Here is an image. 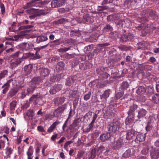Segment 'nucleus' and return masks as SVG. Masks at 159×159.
<instances>
[{"instance_id":"obj_60","label":"nucleus","mask_w":159,"mask_h":159,"mask_svg":"<svg viewBox=\"0 0 159 159\" xmlns=\"http://www.w3.org/2000/svg\"><path fill=\"white\" fill-rule=\"evenodd\" d=\"M66 139V138L64 137H62L59 140L57 144H60L62 143H63L64 140Z\"/></svg>"},{"instance_id":"obj_63","label":"nucleus","mask_w":159,"mask_h":159,"mask_svg":"<svg viewBox=\"0 0 159 159\" xmlns=\"http://www.w3.org/2000/svg\"><path fill=\"white\" fill-rule=\"evenodd\" d=\"M109 45L110 44L109 43H104L99 44L98 45L101 47H105L109 46Z\"/></svg>"},{"instance_id":"obj_4","label":"nucleus","mask_w":159,"mask_h":159,"mask_svg":"<svg viewBox=\"0 0 159 159\" xmlns=\"http://www.w3.org/2000/svg\"><path fill=\"white\" fill-rule=\"evenodd\" d=\"M109 151V149L106 147L101 146L97 149V154L99 155L101 153H103L105 156L108 155Z\"/></svg>"},{"instance_id":"obj_28","label":"nucleus","mask_w":159,"mask_h":159,"mask_svg":"<svg viewBox=\"0 0 159 159\" xmlns=\"http://www.w3.org/2000/svg\"><path fill=\"white\" fill-rule=\"evenodd\" d=\"M146 91V89L144 87L140 86L137 89L136 93L139 95H141L144 93Z\"/></svg>"},{"instance_id":"obj_23","label":"nucleus","mask_w":159,"mask_h":159,"mask_svg":"<svg viewBox=\"0 0 159 159\" xmlns=\"http://www.w3.org/2000/svg\"><path fill=\"white\" fill-rule=\"evenodd\" d=\"M62 4L60 0H55L52 1L51 3L52 7L55 8L57 7H60L61 6Z\"/></svg>"},{"instance_id":"obj_25","label":"nucleus","mask_w":159,"mask_h":159,"mask_svg":"<svg viewBox=\"0 0 159 159\" xmlns=\"http://www.w3.org/2000/svg\"><path fill=\"white\" fill-rule=\"evenodd\" d=\"M147 112V111L145 109L141 108L138 111L137 116L139 118H142L146 116Z\"/></svg>"},{"instance_id":"obj_21","label":"nucleus","mask_w":159,"mask_h":159,"mask_svg":"<svg viewBox=\"0 0 159 159\" xmlns=\"http://www.w3.org/2000/svg\"><path fill=\"white\" fill-rule=\"evenodd\" d=\"M110 134L109 133H106L101 134L100 137L101 141L104 142L108 140L110 137Z\"/></svg>"},{"instance_id":"obj_54","label":"nucleus","mask_w":159,"mask_h":159,"mask_svg":"<svg viewBox=\"0 0 159 159\" xmlns=\"http://www.w3.org/2000/svg\"><path fill=\"white\" fill-rule=\"evenodd\" d=\"M37 130L39 131H41V132H44L45 130L43 127L41 126H39L37 127Z\"/></svg>"},{"instance_id":"obj_32","label":"nucleus","mask_w":159,"mask_h":159,"mask_svg":"<svg viewBox=\"0 0 159 159\" xmlns=\"http://www.w3.org/2000/svg\"><path fill=\"white\" fill-rule=\"evenodd\" d=\"M33 10L34 11V12L37 16L45 14V13L43 10H39L36 9H33Z\"/></svg>"},{"instance_id":"obj_48","label":"nucleus","mask_w":159,"mask_h":159,"mask_svg":"<svg viewBox=\"0 0 159 159\" xmlns=\"http://www.w3.org/2000/svg\"><path fill=\"white\" fill-rule=\"evenodd\" d=\"M73 143L72 141H69L66 142L64 145V148L65 149H66L69 145Z\"/></svg>"},{"instance_id":"obj_24","label":"nucleus","mask_w":159,"mask_h":159,"mask_svg":"<svg viewBox=\"0 0 159 159\" xmlns=\"http://www.w3.org/2000/svg\"><path fill=\"white\" fill-rule=\"evenodd\" d=\"M134 154V150L133 149H129L126 150L123 154V157L127 158L129 157L133 156Z\"/></svg>"},{"instance_id":"obj_53","label":"nucleus","mask_w":159,"mask_h":159,"mask_svg":"<svg viewBox=\"0 0 159 159\" xmlns=\"http://www.w3.org/2000/svg\"><path fill=\"white\" fill-rule=\"evenodd\" d=\"M104 29L111 31L112 30V28L110 25H107L104 28Z\"/></svg>"},{"instance_id":"obj_26","label":"nucleus","mask_w":159,"mask_h":159,"mask_svg":"<svg viewBox=\"0 0 159 159\" xmlns=\"http://www.w3.org/2000/svg\"><path fill=\"white\" fill-rule=\"evenodd\" d=\"M138 108V106L135 104H133L129 107V109L128 112L129 116L133 114V112L136 110Z\"/></svg>"},{"instance_id":"obj_56","label":"nucleus","mask_w":159,"mask_h":159,"mask_svg":"<svg viewBox=\"0 0 159 159\" xmlns=\"http://www.w3.org/2000/svg\"><path fill=\"white\" fill-rule=\"evenodd\" d=\"M29 45V44L25 43H23L21 45L22 47L24 48L26 50H27L28 49V48L26 47H28Z\"/></svg>"},{"instance_id":"obj_58","label":"nucleus","mask_w":159,"mask_h":159,"mask_svg":"<svg viewBox=\"0 0 159 159\" xmlns=\"http://www.w3.org/2000/svg\"><path fill=\"white\" fill-rule=\"evenodd\" d=\"M6 51L7 53H10L14 52L15 51V48H11L6 50Z\"/></svg>"},{"instance_id":"obj_8","label":"nucleus","mask_w":159,"mask_h":159,"mask_svg":"<svg viewBox=\"0 0 159 159\" xmlns=\"http://www.w3.org/2000/svg\"><path fill=\"white\" fill-rule=\"evenodd\" d=\"M125 143L123 140L120 139V137L112 145V147L114 149H118L121 147L123 143Z\"/></svg>"},{"instance_id":"obj_51","label":"nucleus","mask_w":159,"mask_h":159,"mask_svg":"<svg viewBox=\"0 0 159 159\" xmlns=\"http://www.w3.org/2000/svg\"><path fill=\"white\" fill-rule=\"evenodd\" d=\"M96 149H94L92 150L91 156H92V157L95 158L96 156Z\"/></svg>"},{"instance_id":"obj_45","label":"nucleus","mask_w":159,"mask_h":159,"mask_svg":"<svg viewBox=\"0 0 159 159\" xmlns=\"http://www.w3.org/2000/svg\"><path fill=\"white\" fill-rule=\"evenodd\" d=\"M152 124L148 123L147 126L145 127L146 130L147 131H149L152 129Z\"/></svg>"},{"instance_id":"obj_5","label":"nucleus","mask_w":159,"mask_h":159,"mask_svg":"<svg viewBox=\"0 0 159 159\" xmlns=\"http://www.w3.org/2000/svg\"><path fill=\"white\" fill-rule=\"evenodd\" d=\"M20 87L18 86H15L11 89L8 93V97H12L15 95L19 91Z\"/></svg>"},{"instance_id":"obj_59","label":"nucleus","mask_w":159,"mask_h":159,"mask_svg":"<svg viewBox=\"0 0 159 159\" xmlns=\"http://www.w3.org/2000/svg\"><path fill=\"white\" fill-rule=\"evenodd\" d=\"M57 80L56 79V77L55 76H53L51 77L50 79V81L52 82H55Z\"/></svg>"},{"instance_id":"obj_29","label":"nucleus","mask_w":159,"mask_h":159,"mask_svg":"<svg viewBox=\"0 0 159 159\" xmlns=\"http://www.w3.org/2000/svg\"><path fill=\"white\" fill-rule=\"evenodd\" d=\"M32 93V92L30 90V89L28 88L27 89H25L22 90L21 97L22 98H24L26 95Z\"/></svg>"},{"instance_id":"obj_30","label":"nucleus","mask_w":159,"mask_h":159,"mask_svg":"<svg viewBox=\"0 0 159 159\" xmlns=\"http://www.w3.org/2000/svg\"><path fill=\"white\" fill-rule=\"evenodd\" d=\"M48 39V38L46 36H40L37 37L36 41L38 43H39L41 42L46 41Z\"/></svg>"},{"instance_id":"obj_41","label":"nucleus","mask_w":159,"mask_h":159,"mask_svg":"<svg viewBox=\"0 0 159 159\" xmlns=\"http://www.w3.org/2000/svg\"><path fill=\"white\" fill-rule=\"evenodd\" d=\"M146 28V25L144 24H142L136 27V29L139 30H144Z\"/></svg>"},{"instance_id":"obj_64","label":"nucleus","mask_w":159,"mask_h":159,"mask_svg":"<svg viewBox=\"0 0 159 159\" xmlns=\"http://www.w3.org/2000/svg\"><path fill=\"white\" fill-rule=\"evenodd\" d=\"M76 20L79 23H83V18L82 19L80 18H77L76 19Z\"/></svg>"},{"instance_id":"obj_38","label":"nucleus","mask_w":159,"mask_h":159,"mask_svg":"<svg viewBox=\"0 0 159 159\" xmlns=\"http://www.w3.org/2000/svg\"><path fill=\"white\" fill-rule=\"evenodd\" d=\"M135 2H136V0H134ZM134 0H127L125 2V5L127 6L128 7H130L132 4Z\"/></svg>"},{"instance_id":"obj_27","label":"nucleus","mask_w":159,"mask_h":159,"mask_svg":"<svg viewBox=\"0 0 159 159\" xmlns=\"http://www.w3.org/2000/svg\"><path fill=\"white\" fill-rule=\"evenodd\" d=\"M65 109V107L63 106L58 107L55 110L54 114L56 115L61 114L63 112Z\"/></svg>"},{"instance_id":"obj_34","label":"nucleus","mask_w":159,"mask_h":159,"mask_svg":"<svg viewBox=\"0 0 159 159\" xmlns=\"http://www.w3.org/2000/svg\"><path fill=\"white\" fill-rule=\"evenodd\" d=\"M32 80L33 82L34 83L38 86L41 83V80L39 77H36L34 78Z\"/></svg>"},{"instance_id":"obj_6","label":"nucleus","mask_w":159,"mask_h":159,"mask_svg":"<svg viewBox=\"0 0 159 159\" xmlns=\"http://www.w3.org/2000/svg\"><path fill=\"white\" fill-rule=\"evenodd\" d=\"M83 20L84 23H91L94 21V18L88 14H85L83 16Z\"/></svg>"},{"instance_id":"obj_11","label":"nucleus","mask_w":159,"mask_h":159,"mask_svg":"<svg viewBox=\"0 0 159 159\" xmlns=\"http://www.w3.org/2000/svg\"><path fill=\"white\" fill-rule=\"evenodd\" d=\"M62 88V86L61 85H56L51 87L49 91L50 93L53 94L58 92Z\"/></svg>"},{"instance_id":"obj_22","label":"nucleus","mask_w":159,"mask_h":159,"mask_svg":"<svg viewBox=\"0 0 159 159\" xmlns=\"http://www.w3.org/2000/svg\"><path fill=\"white\" fill-rule=\"evenodd\" d=\"M60 123V122L56 121L54 122L51 126L48 128L47 131L48 133L52 132L53 130L56 128V126Z\"/></svg>"},{"instance_id":"obj_3","label":"nucleus","mask_w":159,"mask_h":159,"mask_svg":"<svg viewBox=\"0 0 159 159\" xmlns=\"http://www.w3.org/2000/svg\"><path fill=\"white\" fill-rule=\"evenodd\" d=\"M134 134L135 132L133 130H129L128 132L123 131L120 134V139L125 143H126L127 140H130Z\"/></svg>"},{"instance_id":"obj_18","label":"nucleus","mask_w":159,"mask_h":159,"mask_svg":"<svg viewBox=\"0 0 159 159\" xmlns=\"http://www.w3.org/2000/svg\"><path fill=\"white\" fill-rule=\"evenodd\" d=\"M145 134H139L136 137L135 141L137 143L144 141L145 140L146 136Z\"/></svg>"},{"instance_id":"obj_7","label":"nucleus","mask_w":159,"mask_h":159,"mask_svg":"<svg viewBox=\"0 0 159 159\" xmlns=\"http://www.w3.org/2000/svg\"><path fill=\"white\" fill-rule=\"evenodd\" d=\"M98 117V115L96 114H94L93 118V120L91 121V123L88 126L87 128L85 130V132L86 133H88L91 130L93 129L94 125L93 124L95 122L96 120V119Z\"/></svg>"},{"instance_id":"obj_16","label":"nucleus","mask_w":159,"mask_h":159,"mask_svg":"<svg viewBox=\"0 0 159 159\" xmlns=\"http://www.w3.org/2000/svg\"><path fill=\"white\" fill-rule=\"evenodd\" d=\"M152 159H157L159 158V150H153L150 153Z\"/></svg>"},{"instance_id":"obj_17","label":"nucleus","mask_w":159,"mask_h":159,"mask_svg":"<svg viewBox=\"0 0 159 159\" xmlns=\"http://www.w3.org/2000/svg\"><path fill=\"white\" fill-rule=\"evenodd\" d=\"M149 99L154 103L157 104L159 103V95L158 94H153L149 97Z\"/></svg>"},{"instance_id":"obj_1","label":"nucleus","mask_w":159,"mask_h":159,"mask_svg":"<svg viewBox=\"0 0 159 159\" xmlns=\"http://www.w3.org/2000/svg\"><path fill=\"white\" fill-rule=\"evenodd\" d=\"M108 130L111 132L116 133L121 129L120 122L116 120H113L108 125Z\"/></svg>"},{"instance_id":"obj_39","label":"nucleus","mask_w":159,"mask_h":159,"mask_svg":"<svg viewBox=\"0 0 159 159\" xmlns=\"http://www.w3.org/2000/svg\"><path fill=\"white\" fill-rule=\"evenodd\" d=\"M129 84L128 83L126 82H123L121 84V88L122 89H125L128 88Z\"/></svg>"},{"instance_id":"obj_52","label":"nucleus","mask_w":159,"mask_h":159,"mask_svg":"<svg viewBox=\"0 0 159 159\" xmlns=\"http://www.w3.org/2000/svg\"><path fill=\"white\" fill-rule=\"evenodd\" d=\"M149 15L153 17H155L157 16L156 12L154 11L151 10L149 13Z\"/></svg>"},{"instance_id":"obj_36","label":"nucleus","mask_w":159,"mask_h":159,"mask_svg":"<svg viewBox=\"0 0 159 159\" xmlns=\"http://www.w3.org/2000/svg\"><path fill=\"white\" fill-rule=\"evenodd\" d=\"M33 153V147L30 146L26 152L28 157H31Z\"/></svg>"},{"instance_id":"obj_31","label":"nucleus","mask_w":159,"mask_h":159,"mask_svg":"<svg viewBox=\"0 0 159 159\" xmlns=\"http://www.w3.org/2000/svg\"><path fill=\"white\" fill-rule=\"evenodd\" d=\"M38 86L32 80L30 83L29 87L28 88L30 89V90L33 93L35 89Z\"/></svg>"},{"instance_id":"obj_62","label":"nucleus","mask_w":159,"mask_h":159,"mask_svg":"<svg viewBox=\"0 0 159 159\" xmlns=\"http://www.w3.org/2000/svg\"><path fill=\"white\" fill-rule=\"evenodd\" d=\"M68 119H67L66 120L62 126V129L63 130H65V128L67 127V125L68 121Z\"/></svg>"},{"instance_id":"obj_14","label":"nucleus","mask_w":159,"mask_h":159,"mask_svg":"<svg viewBox=\"0 0 159 159\" xmlns=\"http://www.w3.org/2000/svg\"><path fill=\"white\" fill-rule=\"evenodd\" d=\"M77 79V76L74 75L70 78H68L66 80V85L68 86H71Z\"/></svg>"},{"instance_id":"obj_57","label":"nucleus","mask_w":159,"mask_h":159,"mask_svg":"<svg viewBox=\"0 0 159 159\" xmlns=\"http://www.w3.org/2000/svg\"><path fill=\"white\" fill-rule=\"evenodd\" d=\"M58 135L57 134L53 135L51 138V140L53 141H55L58 136Z\"/></svg>"},{"instance_id":"obj_49","label":"nucleus","mask_w":159,"mask_h":159,"mask_svg":"<svg viewBox=\"0 0 159 159\" xmlns=\"http://www.w3.org/2000/svg\"><path fill=\"white\" fill-rule=\"evenodd\" d=\"M69 49L68 48H61L58 50L59 52H65L68 51Z\"/></svg>"},{"instance_id":"obj_20","label":"nucleus","mask_w":159,"mask_h":159,"mask_svg":"<svg viewBox=\"0 0 159 159\" xmlns=\"http://www.w3.org/2000/svg\"><path fill=\"white\" fill-rule=\"evenodd\" d=\"M33 68V65L32 64H29L25 66L24 67V71L26 75L30 74L32 71Z\"/></svg>"},{"instance_id":"obj_46","label":"nucleus","mask_w":159,"mask_h":159,"mask_svg":"<svg viewBox=\"0 0 159 159\" xmlns=\"http://www.w3.org/2000/svg\"><path fill=\"white\" fill-rule=\"evenodd\" d=\"M113 0H103L102 3V5H104L107 4L112 3Z\"/></svg>"},{"instance_id":"obj_47","label":"nucleus","mask_w":159,"mask_h":159,"mask_svg":"<svg viewBox=\"0 0 159 159\" xmlns=\"http://www.w3.org/2000/svg\"><path fill=\"white\" fill-rule=\"evenodd\" d=\"M91 95V93L90 92H88V93L84 95V99L86 101L88 100L90 98Z\"/></svg>"},{"instance_id":"obj_61","label":"nucleus","mask_w":159,"mask_h":159,"mask_svg":"<svg viewBox=\"0 0 159 159\" xmlns=\"http://www.w3.org/2000/svg\"><path fill=\"white\" fill-rule=\"evenodd\" d=\"M78 99L79 98H78L77 100L75 99L74 101L73 107H74L75 108H76V107L77 106V105L78 101Z\"/></svg>"},{"instance_id":"obj_44","label":"nucleus","mask_w":159,"mask_h":159,"mask_svg":"<svg viewBox=\"0 0 159 159\" xmlns=\"http://www.w3.org/2000/svg\"><path fill=\"white\" fill-rule=\"evenodd\" d=\"M7 71L6 70H4L0 73V80L5 77L7 75Z\"/></svg>"},{"instance_id":"obj_35","label":"nucleus","mask_w":159,"mask_h":159,"mask_svg":"<svg viewBox=\"0 0 159 159\" xmlns=\"http://www.w3.org/2000/svg\"><path fill=\"white\" fill-rule=\"evenodd\" d=\"M151 147L149 146H145L142 150V153L145 155L147 154L148 152V150Z\"/></svg>"},{"instance_id":"obj_43","label":"nucleus","mask_w":159,"mask_h":159,"mask_svg":"<svg viewBox=\"0 0 159 159\" xmlns=\"http://www.w3.org/2000/svg\"><path fill=\"white\" fill-rule=\"evenodd\" d=\"M155 120V119L154 116H149L148 119V123L153 124L154 121Z\"/></svg>"},{"instance_id":"obj_9","label":"nucleus","mask_w":159,"mask_h":159,"mask_svg":"<svg viewBox=\"0 0 159 159\" xmlns=\"http://www.w3.org/2000/svg\"><path fill=\"white\" fill-rule=\"evenodd\" d=\"M13 81V80L11 79L8 80L7 83L2 86V88H3L2 92L3 94H5L7 92L10 87V84Z\"/></svg>"},{"instance_id":"obj_42","label":"nucleus","mask_w":159,"mask_h":159,"mask_svg":"<svg viewBox=\"0 0 159 159\" xmlns=\"http://www.w3.org/2000/svg\"><path fill=\"white\" fill-rule=\"evenodd\" d=\"M0 8L2 14L4 15L5 12V7L3 3H0Z\"/></svg>"},{"instance_id":"obj_15","label":"nucleus","mask_w":159,"mask_h":159,"mask_svg":"<svg viewBox=\"0 0 159 159\" xmlns=\"http://www.w3.org/2000/svg\"><path fill=\"white\" fill-rule=\"evenodd\" d=\"M39 72L41 75L43 77L48 76L49 74V70L47 68L43 67L40 69Z\"/></svg>"},{"instance_id":"obj_12","label":"nucleus","mask_w":159,"mask_h":159,"mask_svg":"<svg viewBox=\"0 0 159 159\" xmlns=\"http://www.w3.org/2000/svg\"><path fill=\"white\" fill-rule=\"evenodd\" d=\"M24 54L22 51L20 50L16 52L11 55V57L12 58L21 59L23 57Z\"/></svg>"},{"instance_id":"obj_2","label":"nucleus","mask_w":159,"mask_h":159,"mask_svg":"<svg viewBox=\"0 0 159 159\" xmlns=\"http://www.w3.org/2000/svg\"><path fill=\"white\" fill-rule=\"evenodd\" d=\"M42 0H32L26 3L24 7V9H27L31 7H41L42 5L47 3L46 1H42Z\"/></svg>"},{"instance_id":"obj_13","label":"nucleus","mask_w":159,"mask_h":159,"mask_svg":"<svg viewBox=\"0 0 159 159\" xmlns=\"http://www.w3.org/2000/svg\"><path fill=\"white\" fill-rule=\"evenodd\" d=\"M111 93V90L110 89H108L106 90L102 94L100 95L101 99L106 101L107 98L109 96Z\"/></svg>"},{"instance_id":"obj_50","label":"nucleus","mask_w":159,"mask_h":159,"mask_svg":"<svg viewBox=\"0 0 159 159\" xmlns=\"http://www.w3.org/2000/svg\"><path fill=\"white\" fill-rule=\"evenodd\" d=\"M6 153L8 155H10L12 153V150L11 148H6Z\"/></svg>"},{"instance_id":"obj_40","label":"nucleus","mask_w":159,"mask_h":159,"mask_svg":"<svg viewBox=\"0 0 159 159\" xmlns=\"http://www.w3.org/2000/svg\"><path fill=\"white\" fill-rule=\"evenodd\" d=\"M16 102L15 101H12L10 104V109L13 110L15 109L16 106Z\"/></svg>"},{"instance_id":"obj_33","label":"nucleus","mask_w":159,"mask_h":159,"mask_svg":"<svg viewBox=\"0 0 159 159\" xmlns=\"http://www.w3.org/2000/svg\"><path fill=\"white\" fill-rule=\"evenodd\" d=\"M65 98L63 97L60 98H57L55 99V102L57 104H61L64 102L65 101Z\"/></svg>"},{"instance_id":"obj_10","label":"nucleus","mask_w":159,"mask_h":159,"mask_svg":"<svg viewBox=\"0 0 159 159\" xmlns=\"http://www.w3.org/2000/svg\"><path fill=\"white\" fill-rule=\"evenodd\" d=\"M133 38V34L130 33L123 34L121 38L122 42H126L129 40H131Z\"/></svg>"},{"instance_id":"obj_37","label":"nucleus","mask_w":159,"mask_h":159,"mask_svg":"<svg viewBox=\"0 0 159 159\" xmlns=\"http://www.w3.org/2000/svg\"><path fill=\"white\" fill-rule=\"evenodd\" d=\"M38 96L39 93H37L36 94L33 95L30 98L29 100L30 101H34L35 102H38L39 101Z\"/></svg>"},{"instance_id":"obj_55","label":"nucleus","mask_w":159,"mask_h":159,"mask_svg":"<svg viewBox=\"0 0 159 159\" xmlns=\"http://www.w3.org/2000/svg\"><path fill=\"white\" fill-rule=\"evenodd\" d=\"M29 105L28 102H26L22 106L21 108L23 109H26L29 107Z\"/></svg>"},{"instance_id":"obj_19","label":"nucleus","mask_w":159,"mask_h":159,"mask_svg":"<svg viewBox=\"0 0 159 159\" xmlns=\"http://www.w3.org/2000/svg\"><path fill=\"white\" fill-rule=\"evenodd\" d=\"M65 67V63L62 61L58 62L56 65L57 71L59 72L63 70Z\"/></svg>"}]
</instances>
